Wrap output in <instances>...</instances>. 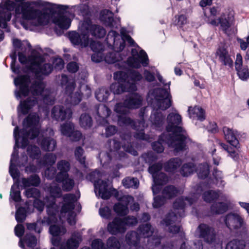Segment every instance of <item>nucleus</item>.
Listing matches in <instances>:
<instances>
[{
    "mask_svg": "<svg viewBox=\"0 0 249 249\" xmlns=\"http://www.w3.org/2000/svg\"><path fill=\"white\" fill-rule=\"evenodd\" d=\"M181 116L173 112L170 113L167 117V125L166 130L168 133H164L160 135V140H164L170 144L175 142L174 144L176 151H184L187 147V140L189 137L187 134H181L183 131V127L179 126L181 123Z\"/></svg>",
    "mask_w": 249,
    "mask_h": 249,
    "instance_id": "obj_1",
    "label": "nucleus"
},
{
    "mask_svg": "<svg viewBox=\"0 0 249 249\" xmlns=\"http://www.w3.org/2000/svg\"><path fill=\"white\" fill-rule=\"evenodd\" d=\"M41 80L34 81L30 87L31 80L28 74L18 75L14 79V84L18 88L15 91L16 98L19 99L27 97L30 91L34 95H42L45 85Z\"/></svg>",
    "mask_w": 249,
    "mask_h": 249,
    "instance_id": "obj_2",
    "label": "nucleus"
},
{
    "mask_svg": "<svg viewBox=\"0 0 249 249\" xmlns=\"http://www.w3.org/2000/svg\"><path fill=\"white\" fill-rule=\"evenodd\" d=\"M53 9L50 6L43 8L41 10L30 8L22 15L23 19L25 20L36 19L34 24L36 26L47 25L49 20L53 17Z\"/></svg>",
    "mask_w": 249,
    "mask_h": 249,
    "instance_id": "obj_3",
    "label": "nucleus"
},
{
    "mask_svg": "<svg viewBox=\"0 0 249 249\" xmlns=\"http://www.w3.org/2000/svg\"><path fill=\"white\" fill-rule=\"evenodd\" d=\"M45 59L40 55H32L29 59L31 65L27 67L28 70L35 73L36 78L42 80V75L48 76L53 71V66L50 63L42 64Z\"/></svg>",
    "mask_w": 249,
    "mask_h": 249,
    "instance_id": "obj_4",
    "label": "nucleus"
},
{
    "mask_svg": "<svg viewBox=\"0 0 249 249\" xmlns=\"http://www.w3.org/2000/svg\"><path fill=\"white\" fill-rule=\"evenodd\" d=\"M152 95L156 102L158 109L165 110L172 105V96L170 91L167 89L158 88L154 89Z\"/></svg>",
    "mask_w": 249,
    "mask_h": 249,
    "instance_id": "obj_5",
    "label": "nucleus"
},
{
    "mask_svg": "<svg viewBox=\"0 0 249 249\" xmlns=\"http://www.w3.org/2000/svg\"><path fill=\"white\" fill-rule=\"evenodd\" d=\"M16 6V3L10 0H6L4 4L0 3V28H7V22L12 17L11 12L14 10Z\"/></svg>",
    "mask_w": 249,
    "mask_h": 249,
    "instance_id": "obj_6",
    "label": "nucleus"
},
{
    "mask_svg": "<svg viewBox=\"0 0 249 249\" xmlns=\"http://www.w3.org/2000/svg\"><path fill=\"white\" fill-rule=\"evenodd\" d=\"M68 37L72 43L75 46H80L82 48L86 47L89 44V32L82 30L79 32L75 31H70L68 33Z\"/></svg>",
    "mask_w": 249,
    "mask_h": 249,
    "instance_id": "obj_7",
    "label": "nucleus"
},
{
    "mask_svg": "<svg viewBox=\"0 0 249 249\" xmlns=\"http://www.w3.org/2000/svg\"><path fill=\"white\" fill-rule=\"evenodd\" d=\"M224 222L227 227L231 231L238 230L245 225L244 218L240 214L232 212L226 215Z\"/></svg>",
    "mask_w": 249,
    "mask_h": 249,
    "instance_id": "obj_8",
    "label": "nucleus"
},
{
    "mask_svg": "<svg viewBox=\"0 0 249 249\" xmlns=\"http://www.w3.org/2000/svg\"><path fill=\"white\" fill-rule=\"evenodd\" d=\"M197 230L199 233V237L209 244H212L216 240V232L214 229L207 224L201 223Z\"/></svg>",
    "mask_w": 249,
    "mask_h": 249,
    "instance_id": "obj_9",
    "label": "nucleus"
},
{
    "mask_svg": "<svg viewBox=\"0 0 249 249\" xmlns=\"http://www.w3.org/2000/svg\"><path fill=\"white\" fill-rule=\"evenodd\" d=\"M216 55L218 57V60L223 66L233 69L234 56L229 53L227 48L224 46L219 47L216 50Z\"/></svg>",
    "mask_w": 249,
    "mask_h": 249,
    "instance_id": "obj_10",
    "label": "nucleus"
},
{
    "mask_svg": "<svg viewBox=\"0 0 249 249\" xmlns=\"http://www.w3.org/2000/svg\"><path fill=\"white\" fill-rule=\"evenodd\" d=\"M127 63L129 66L139 69L141 67V64L143 67H147L149 64V59L146 52L142 50L140 51L139 56L129 57L127 59Z\"/></svg>",
    "mask_w": 249,
    "mask_h": 249,
    "instance_id": "obj_11",
    "label": "nucleus"
},
{
    "mask_svg": "<svg viewBox=\"0 0 249 249\" xmlns=\"http://www.w3.org/2000/svg\"><path fill=\"white\" fill-rule=\"evenodd\" d=\"M71 115L72 112L71 109L66 108L63 106H54L52 109V117L57 121H63L66 118L70 119Z\"/></svg>",
    "mask_w": 249,
    "mask_h": 249,
    "instance_id": "obj_12",
    "label": "nucleus"
},
{
    "mask_svg": "<svg viewBox=\"0 0 249 249\" xmlns=\"http://www.w3.org/2000/svg\"><path fill=\"white\" fill-rule=\"evenodd\" d=\"M142 98L136 92L129 93L124 100V104L127 108L136 109L142 105Z\"/></svg>",
    "mask_w": 249,
    "mask_h": 249,
    "instance_id": "obj_13",
    "label": "nucleus"
},
{
    "mask_svg": "<svg viewBox=\"0 0 249 249\" xmlns=\"http://www.w3.org/2000/svg\"><path fill=\"white\" fill-rule=\"evenodd\" d=\"M95 193H98L104 200L108 199L111 196V192L108 190V184L106 181L98 179L94 183Z\"/></svg>",
    "mask_w": 249,
    "mask_h": 249,
    "instance_id": "obj_14",
    "label": "nucleus"
},
{
    "mask_svg": "<svg viewBox=\"0 0 249 249\" xmlns=\"http://www.w3.org/2000/svg\"><path fill=\"white\" fill-rule=\"evenodd\" d=\"M107 231L112 235L125 232L126 228L124 227L122 219L118 217H115L112 222L107 224Z\"/></svg>",
    "mask_w": 249,
    "mask_h": 249,
    "instance_id": "obj_15",
    "label": "nucleus"
},
{
    "mask_svg": "<svg viewBox=\"0 0 249 249\" xmlns=\"http://www.w3.org/2000/svg\"><path fill=\"white\" fill-rule=\"evenodd\" d=\"M113 12L108 9H104L100 13V20L107 27L110 28L117 26V20L114 18Z\"/></svg>",
    "mask_w": 249,
    "mask_h": 249,
    "instance_id": "obj_16",
    "label": "nucleus"
},
{
    "mask_svg": "<svg viewBox=\"0 0 249 249\" xmlns=\"http://www.w3.org/2000/svg\"><path fill=\"white\" fill-rule=\"evenodd\" d=\"M223 132L224 134L225 139L231 146L238 149L240 148V144L237 138V134L234 131L227 126L223 127Z\"/></svg>",
    "mask_w": 249,
    "mask_h": 249,
    "instance_id": "obj_17",
    "label": "nucleus"
},
{
    "mask_svg": "<svg viewBox=\"0 0 249 249\" xmlns=\"http://www.w3.org/2000/svg\"><path fill=\"white\" fill-rule=\"evenodd\" d=\"M85 29L89 32V34L90 33L95 38H103L106 34V31L103 27L99 25L92 24L90 21L87 22Z\"/></svg>",
    "mask_w": 249,
    "mask_h": 249,
    "instance_id": "obj_18",
    "label": "nucleus"
},
{
    "mask_svg": "<svg viewBox=\"0 0 249 249\" xmlns=\"http://www.w3.org/2000/svg\"><path fill=\"white\" fill-rule=\"evenodd\" d=\"M37 104V98L34 96L29 97L24 100H21L19 104L21 113L24 115L28 114L30 110Z\"/></svg>",
    "mask_w": 249,
    "mask_h": 249,
    "instance_id": "obj_19",
    "label": "nucleus"
},
{
    "mask_svg": "<svg viewBox=\"0 0 249 249\" xmlns=\"http://www.w3.org/2000/svg\"><path fill=\"white\" fill-rule=\"evenodd\" d=\"M233 19L234 17L233 16L224 13H222L218 18L217 20H219L221 29L224 34H228L229 29L231 27Z\"/></svg>",
    "mask_w": 249,
    "mask_h": 249,
    "instance_id": "obj_20",
    "label": "nucleus"
},
{
    "mask_svg": "<svg viewBox=\"0 0 249 249\" xmlns=\"http://www.w3.org/2000/svg\"><path fill=\"white\" fill-rule=\"evenodd\" d=\"M57 168L59 172L56 174L55 178H57L59 181H62L64 178L69 177L68 172L70 170L71 165L69 161L66 160H61L57 163Z\"/></svg>",
    "mask_w": 249,
    "mask_h": 249,
    "instance_id": "obj_21",
    "label": "nucleus"
},
{
    "mask_svg": "<svg viewBox=\"0 0 249 249\" xmlns=\"http://www.w3.org/2000/svg\"><path fill=\"white\" fill-rule=\"evenodd\" d=\"M20 133L22 134V138H26L30 139V133L29 129L28 130L25 128L20 129L18 125H16L14 129V137L15 141V143L14 147V151L16 152V156H18V150H16V148H19V139L20 138Z\"/></svg>",
    "mask_w": 249,
    "mask_h": 249,
    "instance_id": "obj_22",
    "label": "nucleus"
},
{
    "mask_svg": "<svg viewBox=\"0 0 249 249\" xmlns=\"http://www.w3.org/2000/svg\"><path fill=\"white\" fill-rule=\"evenodd\" d=\"M229 209V205L225 202H213L210 206V212L213 215L224 214Z\"/></svg>",
    "mask_w": 249,
    "mask_h": 249,
    "instance_id": "obj_23",
    "label": "nucleus"
},
{
    "mask_svg": "<svg viewBox=\"0 0 249 249\" xmlns=\"http://www.w3.org/2000/svg\"><path fill=\"white\" fill-rule=\"evenodd\" d=\"M62 78L65 77L66 79V83H67L65 90V94H67L69 97H70L71 99V103L73 105H77L81 101V99L80 97H73V100L72 99V94L73 90L75 89L76 84L74 82H69L68 77L65 75H63L62 76Z\"/></svg>",
    "mask_w": 249,
    "mask_h": 249,
    "instance_id": "obj_24",
    "label": "nucleus"
},
{
    "mask_svg": "<svg viewBox=\"0 0 249 249\" xmlns=\"http://www.w3.org/2000/svg\"><path fill=\"white\" fill-rule=\"evenodd\" d=\"M75 196L74 194H68L64 196L63 199L65 203L61 207L60 212L61 213H66L74 209V202Z\"/></svg>",
    "mask_w": 249,
    "mask_h": 249,
    "instance_id": "obj_25",
    "label": "nucleus"
},
{
    "mask_svg": "<svg viewBox=\"0 0 249 249\" xmlns=\"http://www.w3.org/2000/svg\"><path fill=\"white\" fill-rule=\"evenodd\" d=\"M124 199H127V197L126 196H123L120 200H124L126 202L125 204H123L120 202L115 203L113 206V211L119 216H124L126 215L129 213V209L128 207V200H124Z\"/></svg>",
    "mask_w": 249,
    "mask_h": 249,
    "instance_id": "obj_26",
    "label": "nucleus"
},
{
    "mask_svg": "<svg viewBox=\"0 0 249 249\" xmlns=\"http://www.w3.org/2000/svg\"><path fill=\"white\" fill-rule=\"evenodd\" d=\"M182 160L179 158H173L165 162L164 170L169 173H174L181 166Z\"/></svg>",
    "mask_w": 249,
    "mask_h": 249,
    "instance_id": "obj_27",
    "label": "nucleus"
},
{
    "mask_svg": "<svg viewBox=\"0 0 249 249\" xmlns=\"http://www.w3.org/2000/svg\"><path fill=\"white\" fill-rule=\"evenodd\" d=\"M126 243L130 247H136L140 242V235L137 231H131L127 232L125 235Z\"/></svg>",
    "mask_w": 249,
    "mask_h": 249,
    "instance_id": "obj_28",
    "label": "nucleus"
},
{
    "mask_svg": "<svg viewBox=\"0 0 249 249\" xmlns=\"http://www.w3.org/2000/svg\"><path fill=\"white\" fill-rule=\"evenodd\" d=\"M21 181L24 188L29 187L31 186L38 187L41 183L39 176L36 174L31 175L27 178H22Z\"/></svg>",
    "mask_w": 249,
    "mask_h": 249,
    "instance_id": "obj_29",
    "label": "nucleus"
},
{
    "mask_svg": "<svg viewBox=\"0 0 249 249\" xmlns=\"http://www.w3.org/2000/svg\"><path fill=\"white\" fill-rule=\"evenodd\" d=\"M160 136L159 137L158 141H155L152 143V149L157 152V153H161L163 152L164 150V147L162 145L163 143H166L168 145V146L170 147L174 148V151L175 152H182V151H176L175 150V147L174 146V144L177 143V142H175L173 144H170L167 142L166 141L164 140H160Z\"/></svg>",
    "mask_w": 249,
    "mask_h": 249,
    "instance_id": "obj_30",
    "label": "nucleus"
},
{
    "mask_svg": "<svg viewBox=\"0 0 249 249\" xmlns=\"http://www.w3.org/2000/svg\"><path fill=\"white\" fill-rule=\"evenodd\" d=\"M140 122L139 125L138 124V125H136V127L133 128V129L136 130L134 134V137L137 139L149 142L150 137L149 135L144 133V122L142 121H141Z\"/></svg>",
    "mask_w": 249,
    "mask_h": 249,
    "instance_id": "obj_31",
    "label": "nucleus"
},
{
    "mask_svg": "<svg viewBox=\"0 0 249 249\" xmlns=\"http://www.w3.org/2000/svg\"><path fill=\"white\" fill-rule=\"evenodd\" d=\"M51 3L44 1L42 0H36V1H26L25 2H23L22 3L21 6L22 15L23 14V13L27 11L30 9V8H34L33 7L31 6L32 5H34L39 7H43L44 8L50 6Z\"/></svg>",
    "mask_w": 249,
    "mask_h": 249,
    "instance_id": "obj_32",
    "label": "nucleus"
},
{
    "mask_svg": "<svg viewBox=\"0 0 249 249\" xmlns=\"http://www.w3.org/2000/svg\"><path fill=\"white\" fill-rule=\"evenodd\" d=\"M53 22L62 29H68L71 23V20L66 15L61 16H56L54 17Z\"/></svg>",
    "mask_w": 249,
    "mask_h": 249,
    "instance_id": "obj_33",
    "label": "nucleus"
},
{
    "mask_svg": "<svg viewBox=\"0 0 249 249\" xmlns=\"http://www.w3.org/2000/svg\"><path fill=\"white\" fill-rule=\"evenodd\" d=\"M40 146L43 150L53 151L56 146V142L50 137H45L41 140Z\"/></svg>",
    "mask_w": 249,
    "mask_h": 249,
    "instance_id": "obj_34",
    "label": "nucleus"
},
{
    "mask_svg": "<svg viewBox=\"0 0 249 249\" xmlns=\"http://www.w3.org/2000/svg\"><path fill=\"white\" fill-rule=\"evenodd\" d=\"M152 124L157 128H161L163 124L165 116L161 112L155 111L150 117Z\"/></svg>",
    "mask_w": 249,
    "mask_h": 249,
    "instance_id": "obj_35",
    "label": "nucleus"
},
{
    "mask_svg": "<svg viewBox=\"0 0 249 249\" xmlns=\"http://www.w3.org/2000/svg\"><path fill=\"white\" fill-rule=\"evenodd\" d=\"M39 122L38 117L36 114H29L23 120L22 124L26 128L37 125Z\"/></svg>",
    "mask_w": 249,
    "mask_h": 249,
    "instance_id": "obj_36",
    "label": "nucleus"
},
{
    "mask_svg": "<svg viewBox=\"0 0 249 249\" xmlns=\"http://www.w3.org/2000/svg\"><path fill=\"white\" fill-rule=\"evenodd\" d=\"M93 120L91 116L88 113H82L79 117V124L85 129L90 128L92 126Z\"/></svg>",
    "mask_w": 249,
    "mask_h": 249,
    "instance_id": "obj_37",
    "label": "nucleus"
},
{
    "mask_svg": "<svg viewBox=\"0 0 249 249\" xmlns=\"http://www.w3.org/2000/svg\"><path fill=\"white\" fill-rule=\"evenodd\" d=\"M138 231L140 235L144 238H148L153 233L152 226L150 223L142 224L139 225Z\"/></svg>",
    "mask_w": 249,
    "mask_h": 249,
    "instance_id": "obj_38",
    "label": "nucleus"
},
{
    "mask_svg": "<svg viewBox=\"0 0 249 249\" xmlns=\"http://www.w3.org/2000/svg\"><path fill=\"white\" fill-rule=\"evenodd\" d=\"M178 190L174 185H169L165 186L162 191V194L167 199H172L175 197L178 194Z\"/></svg>",
    "mask_w": 249,
    "mask_h": 249,
    "instance_id": "obj_39",
    "label": "nucleus"
},
{
    "mask_svg": "<svg viewBox=\"0 0 249 249\" xmlns=\"http://www.w3.org/2000/svg\"><path fill=\"white\" fill-rule=\"evenodd\" d=\"M246 242L243 239H233L229 242L226 247V249H244Z\"/></svg>",
    "mask_w": 249,
    "mask_h": 249,
    "instance_id": "obj_40",
    "label": "nucleus"
},
{
    "mask_svg": "<svg viewBox=\"0 0 249 249\" xmlns=\"http://www.w3.org/2000/svg\"><path fill=\"white\" fill-rule=\"evenodd\" d=\"M56 160V156L53 153L46 154L41 159L38 161V163L43 166H52L53 165Z\"/></svg>",
    "mask_w": 249,
    "mask_h": 249,
    "instance_id": "obj_41",
    "label": "nucleus"
},
{
    "mask_svg": "<svg viewBox=\"0 0 249 249\" xmlns=\"http://www.w3.org/2000/svg\"><path fill=\"white\" fill-rule=\"evenodd\" d=\"M109 95V91L105 87L99 88L95 92V97L99 102L107 101Z\"/></svg>",
    "mask_w": 249,
    "mask_h": 249,
    "instance_id": "obj_42",
    "label": "nucleus"
},
{
    "mask_svg": "<svg viewBox=\"0 0 249 249\" xmlns=\"http://www.w3.org/2000/svg\"><path fill=\"white\" fill-rule=\"evenodd\" d=\"M219 197V194L216 191L212 190L206 191L202 194V198L204 201L207 203L215 202Z\"/></svg>",
    "mask_w": 249,
    "mask_h": 249,
    "instance_id": "obj_43",
    "label": "nucleus"
},
{
    "mask_svg": "<svg viewBox=\"0 0 249 249\" xmlns=\"http://www.w3.org/2000/svg\"><path fill=\"white\" fill-rule=\"evenodd\" d=\"M55 180L58 183H62V188L65 192H70L74 186V181L73 179L69 177L64 178L62 181H59L57 178H55Z\"/></svg>",
    "mask_w": 249,
    "mask_h": 249,
    "instance_id": "obj_44",
    "label": "nucleus"
},
{
    "mask_svg": "<svg viewBox=\"0 0 249 249\" xmlns=\"http://www.w3.org/2000/svg\"><path fill=\"white\" fill-rule=\"evenodd\" d=\"M141 121H134L130 117H127L125 115H120L118 117V122L125 125H130L133 129L136 127V125L140 124Z\"/></svg>",
    "mask_w": 249,
    "mask_h": 249,
    "instance_id": "obj_45",
    "label": "nucleus"
},
{
    "mask_svg": "<svg viewBox=\"0 0 249 249\" xmlns=\"http://www.w3.org/2000/svg\"><path fill=\"white\" fill-rule=\"evenodd\" d=\"M122 184L125 188L136 189L139 187V181L136 178L127 177L123 179Z\"/></svg>",
    "mask_w": 249,
    "mask_h": 249,
    "instance_id": "obj_46",
    "label": "nucleus"
},
{
    "mask_svg": "<svg viewBox=\"0 0 249 249\" xmlns=\"http://www.w3.org/2000/svg\"><path fill=\"white\" fill-rule=\"evenodd\" d=\"M50 8H52L53 9L54 13L53 17L56 14V16H64L67 12V10L69 8L68 6L51 3Z\"/></svg>",
    "mask_w": 249,
    "mask_h": 249,
    "instance_id": "obj_47",
    "label": "nucleus"
},
{
    "mask_svg": "<svg viewBox=\"0 0 249 249\" xmlns=\"http://www.w3.org/2000/svg\"><path fill=\"white\" fill-rule=\"evenodd\" d=\"M195 164L191 162L184 164L180 170V173L183 177H188L193 173Z\"/></svg>",
    "mask_w": 249,
    "mask_h": 249,
    "instance_id": "obj_48",
    "label": "nucleus"
},
{
    "mask_svg": "<svg viewBox=\"0 0 249 249\" xmlns=\"http://www.w3.org/2000/svg\"><path fill=\"white\" fill-rule=\"evenodd\" d=\"M27 152L29 157L33 160L38 159L41 152L39 148L35 145H30L27 147Z\"/></svg>",
    "mask_w": 249,
    "mask_h": 249,
    "instance_id": "obj_49",
    "label": "nucleus"
},
{
    "mask_svg": "<svg viewBox=\"0 0 249 249\" xmlns=\"http://www.w3.org/2000/svg\"><path fill=\"white\" fill-rule=\"evenodd\" d=\"M125 84L119 82L112 83L110 86V91L114 94H120L125 92Z\"/></svg>",
    "mask_w": 249,
    "mask_h": 249,
    "instance_id": "obj_50",
    "label": "nucleus"
},
{
    "mask_svg": "<svg viewBox=\"0 0 249 249\" xmlns=\"http://www.w3.org/2000/svg\"><path fill=\"white\" fill-rule=\"evenodd\" d=\"M110 112L109 108L105 105L99 106L96 108V113L97 115L102 118L104 121L110 115Z\"/></svg>",
    "mask_w": 249,
    "mask_h": 249,
    "instance_id": "obj_51",
    "label": "nucleus"
},
{
    "mask_svg": "<svg viewBox=\"0 0 249 249\" xmlns=\"http://www.w3.org/2000/svg\"><path fill=\"white\" fill-rule=\"evenodd\" d=\"M16 156V152H13L12 154V157L10 160L11 165L9 167V173L13 179H17L18 181V179L20 177V172L18 169L16 167L15 165H14V167L12 165L13 160H14V158L15 156Z\"/></svg>",
    "mask_w": 249,
    "mask_h": 249,
    "instance_id": "obj_52",
    "label": "nucleus"
},
{
    "mask_svg": "<svg viewBox=\"0 0 249 249\" xmlns=\"http://www.w3.org/2000/svg\"><path fill=\"white\" fill-rule=\"evenodd\" d=\"M191 111L193 117H196L197 120L203 121L205 119V111L201 107L195 106Z\"/></svg>",
    "mask_w": 249,
    "mask_h": 249,
    "instance_id": "obj_53",
    "label": "nucleus"
},
{
    "mask_svg": "<svg viewBox=\"0 0 249 249\" xmlns=\"http://www.w3.org/2000/svg\"><path fill=\"white\" fill-rule=\"evenodd\" d=\"M22 242L25 243L27 247L34 248L36 245L37 239L34 235L26 233L22 238Z\"/></svg>",
    "mask_w": 249,
    "mask_h": 249,
    "instance_id": "obj_54",
    "label": "nucleus"
},
{
    "mask_svg": "<svg viewBox=\"0 0 249 249\" xmlns=\"http://www.w3.org/2000/svg\"><path fill=\"white\" fill-rule=\"evenodd\" d=\"M154 184L156 185H163L167 183L168 181V178L166 174L160 172L157 175L153 177Z\"/></svg>",
    "mask_w": 249,
    "mask_h": 249,
    "instance_id": "obj_55",
    "label": "nucleus"
},
{
    "mask_svg": "<svg viewBox=\"0 0 249 249\" xmlns=\"http://www.w3.org/2000/svg\"><path fill=\"white\" fill-rule=\"evenodd\" d=\"M185 203L184 199L182 197L177 198L173 202V206L175 213H178V215L179 217L182 216V213H177V210H182V212H184V209L185 207Z\"/></svg>",
    "mask_w": 249,
    "mask_h": 249,
    "instance_id": "obj_56",
    "label": "nucleus"
},
{
    "mask_svg": "<svg viewBox=\"0 0 249 249\" xmlns=\"http://www.w3.org/2000/svg\"><path fill=\"white\" fill-rule=\"evenodd\" d=\"M24 195L28 198H33L36 199L40 197L41 193L39 189L35 187H32L26 189L24 192Z\"/></svg>",
    "mask_w": 249,
    "mask_h": 249,
    "instance_id": "obj_57",
    "label": "nucleus"
},
{
    "mask_svg": "<svg viewBox=\"0 0 249 249\" xmlns=\"http://www.w3.org/2000/svg\"><path fill=\"white\" fill-rule=\"evenodd\" d=\"M178 216V213H176L174 212H169L165 215V218L162 220V222L166 226H170L172 224L176 221Z\"/></svg>",
    "mask_w": 249,
    "mask_h": 249,
    "instance_id": "obj_58",
    "label": "nucleus"
},
{
    "mask_svg": "<svg viewBox=\"0 0 249 249\" xmlns=\"http://www.w3.org/2000/svg\"><path fill=\"white\" fill-rule=\"evenodd\" d=\"M210 174V167L207 162L201 164L198 171V177L200 178L204 179L206 178Z\"/></svg>",
    "mask_w": 249,
    "mask_h": 249,
    "instance_id": "obj_59",
    "label": "nucleus"
},
{
    "mask_svg": "<svg viewBox=\"0 0 249 249\" xmlns=\"http://www.w3.org/2000/svg\"><path fill=\"white\" fill-rule=\"evenodd\" d=\"M239 78L243 81H246L249 78V70L247 66H244L235 69Z\"/></svg>",
    "mask_w": 249,
    "mask_h": 249,
    "instance_id": "obj_60",
    "label": "nucleus"
},
{
    "mask_svg": "<svg viewBox=\"0 0 249 249\" xmlns=\"http://www.w3.org/2000/svg\"><path fill=\"white\" fill-rule=\"evenodd\" d=\"M26 217V209L22 206L19 207L16 211L15 218L18 223H23Z\"/></svg>",
    "mask_w": 249,
    "mask_h": 249,
    "instance_id": "obj_61",
    "label": "nucleus"
},
{
    "mask_svg": "<svg viewBox=\"0 0 249 249\" xmlns=\"http://www.w3.org/2000/svg\"><path fill=\"white\" fill-rule=\"evenodd\" d=\"M84 152V149L81 146L77 147L74 151V155L76 160L82 165H85L86 163V158L83 156Z\"/></svg>",
    "mask_w": 249,
    "mask_h": 249,
    "instance_id": "obj_62",
    "label": "nucleus"
},
{
    "mask_svg": "<svg viewBox=\"0 0 249 249\" xmlns=\"http://www.w3.org/2000/svg\"><path fill=\"white\" fill-rule=\"evenodd\" d=\"M113 77L118 82L125 83L128 79V71H117L114 73Z\"/></svg>",
    "mask_w": 249,
    "mask_h": 249,
    "instance_id": "obj_63",
    "label": "nucleus"
},
{
    "mask_svg": "<svg viewBox=\"0 0 249 249\" xmlns=\"http://www.w3.org/2000/svg\"><path fill=\"white\" fill-rule=\"evenodd\" d=\"M107 245L109 249H120V248L118 239L114 236H111L108 238Z\"/></svg>",
    "mask_w": 249,
    "mask_h": 249,
    "instance_id": "obj_64",
    "label": "nucleus"
}]
</instances>
